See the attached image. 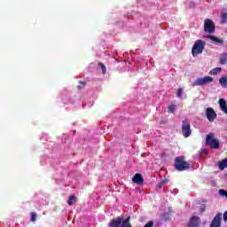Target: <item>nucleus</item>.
Instances as JSON below:
<instances>
[{"label": "nucleus", "mask_w": 227, "mask_h": 227, "mask_svg": "<svg viewBox=\"0 0 227 227\" xmlns=\"http://www.w3.org/2000/svg\"><path fill=\"white\" fill-rule=\"evenodd\" d=\"M123 221V218L121 217H117L113 219L110 223H109V227H120L121 225V222Z\"/></svg>", "instance_id": "9b49d317"}, {"label": "nucleus", "mask_w": 227, "mask_h": 227, "mask_svg": "<svg viewBox=\"0 0 227 227\" xmlns=\"http://www.w3.org/2000/svg\"><path fill=\"white\" fill-rule=\"evenodd\" d=\"M206 145L210 146V148L217 150L219 148V140L214 137V133H209L206 137Z\"/></svg>", "instance_id": "7ed1b4c3"}, {"label": "nucleus", "mask_w": 227, "mask_h": 227, "mask_svg": "<svg viewBox=\"0 0 227 227\" xmlns=\"http://www.w3.org/2000/svg\"><path fill=\"white\" fill-rule=\"evenodd\" d=\"M200 224H201V218L193 215L190 218L187 227H200Z\"/></svg>", "instance_id": "0eeeda50"}, {"label": "nucleus", "mask_w": 227, "mask_h": 227, "mask_svg": "<svg viewBox=\"0 0 227 227\" xmlns=\"http://www.w3.org/2000/svg\"><path fill=\"white\" fill-rule=\"evenodd\" d=\"M220 19H221V24H226L227 23V12H221L220 14Z\"/></svg>", "instance_id": "2eb2a0df"}, {"label": "nucleus", "mask_w": 227, "mask_h": 227, "mask_svg": "<svg viewBox=\"0 0 227 227\" xmlns=\"http://www.w3.org/2000/svg\"><path fill=\"white\" fill-rule=\"evenodd\" d=\"M164 184L161 183V182H160L158 184H157V187H159V189H162V186H163Z\"/></svg>", "instance_id": "cd10ccee"}, {"label": "nucleus", "mask_w": 227, "mask_h": 227, "mask_svg": "<svg viewBox=\"0 0 227 227\" xmlns=\"http://www.w3.org/2000/svg\"><path fill=\"white\" fill-rule=\"evenodd\" d=\"M30 215H31L30 221H31L32 223H35V221H36V217H37L36 213L31 212V213H30Z\"/></svg>", "instance_id": "4be33fe9"}, {"label": "nucleus", "mask_w": 227, "mask_h": 227, "mask_svg": "<svg viewBox=\"0 0 227 227\" xmlns=\"http://www.w3.org/2000/svg\"><path fill=\"white\" fill-rule=\"evenodd\" d=\"M133 184H137V185H141L145 182V178H143V176L139 173L135 174V176L132 178Z\"/></svg>", "instance_id": "9d476101"}, {"label": "nucleus", "mask_w": 227, "mask_h": 227, "mask_svg": "<svg viewBox=\"0 0 227 227\" xmlns=\"http://www.w3.org/2000/svg\"><path fill=\"white\" fill-rule=\"evenodd\" d=\"M223 221V214L218 213L212 220L209 227H221V223Z\"/></svg>", "instance_id": "6e6552de"}, {"label": "nucleus", "mask_w": 227, "mask_h": 227, "mask_svg": "<svg viewBox=\"0 0 227 227\" xmlns=\"http://www.w3.org/2000/svg\"><path fill=\"white\" fill-rule=\"evenodd\" d=\"M205 45H207V43L201 39L195 41L192 49V54L193 58H196V56L203 52V51L205 50Z\"/></svg>", "instance_id": "f03ea898"}, {"label": "nucleus", "mask_w": 227, "mask_h": 227, "mask_svg": "<svg viewBox=\"0 0 227 227\" xmlns=\"http://www.w3.org/2000/svg\"><path fill=\"white\" fill-rule=\"evenodd\" d=\"M84 86H86V82H82L81 83V85H78V86H77V88H78V90H82V88H84Z\"/></svg>", "instance_id": "393cba45"}, {"label": "nucleus", "mask_w": 227, "mask_h": 227, "mask_svg": "<svg viewBox=\"0 0 227 227\" xmlns=\"http://www.w3.org/2000/svg\"><path fill=\"white\" fill-rule=\"evenodd\" d=\"M204 31L209 35L215 33V24L212 20L207 19L204 20Z\"/></svg>", "instance_id": "20e7f679"}, {"label": "nucleus", "mask_w": 227, "mask_h": 227, "mask_svg": "<svg viewBox=\"0 0 227 227\" xmlns=\"http://www.w3.org/2000/svg\"><path fill=\"white\" fill-rule=\"evenodd\" d=\"M168 182H169V180L168 179H164L162 181H160V183L164 185V184H168Z\"/></svg>", "instance_id": "c85d7f7f"}, {"label": "nucleus", "mask_w": 227, "mask_h": 227, "mask_svg": "<svg viewBox=\"0 0 227 227\" xmlns=\"http://www.w3.org/2000/svg\"><path fill=\"white\" fill-rule=\"evenodd\" d=\"M98 66L101 67L102 74H106V72H107V68L106 67V65L102 62H98Z\"/></svg>", "instance_id": "412c9836"}, {"label": "nucleus", "mask_w": 227, "mask_h": 227, "mask_svg": "<svg viewBox=\"0 0 227 227\" xmlns=\"http://www.w3.org/2000/svg\"><path fill=\"white\" fill-rule=\"evenodd\" d=\"M182 95H184V89L179 88L176 92V97L180 98Z\"/></svg>", "instance_id": "5701e85b"}, {"label": "nucleus", "mask_w": 227, "mask_h": 227, "mask_svg": "<svg viewBox=\"0 0 227 227\" xmlns=\"http://www.w3.org/2000/svg\"><path fill=\"white\" fill-rule=\"evenodd\" d=\"M223 68L221 67H215L211 71V74H213V75H217V74H221Z\"/></svg>", "instance_id": "aec40b11"}, {"label": "nucleus", "mask_w": 227, "mask_h": 227, "mask_svg": "<svg viewBox=\"0 0 227 227\" xmlns=\"http://www.w3.org/2000/svg\"><path fill=\"white\" fill-rule=\"evenodd\" d=\"M174 167L177 171H188V169H191V164L185 160L184 156L175 159Z\"/></svg>", "instance_id": "f257e3e1"}, {"label": "nucleus", "mask_w": 227, "mask_h": 227, "mask_svg": "<svg viewBox=\"0 0 227 227\" xmlns=\"http://www.w3.org/2000/svg\"><path fill=\"white\" fill-rule=\"evenodd\" d=\"M206 116L208 120V121L212 122L217 118V114H215V111H214V108L208 107L206 110Z\"/></svg>", "instance_id": "1a4fd4ad"}, {"label": "nucleus", "mask_w": 227, "mask_h": 227, "mask_svg": "<svg viewBox=\"0 0 227 227\" xmlns=\"http://www.w3.org/2000/svg\"><path fill=\"white\" fill-rule=\"evenodd\" d=\"M218 166H219V169L221 170L225 169V168H227V158L220 161Z\"/></svg>", "instance_id": "a211bd4d"}, {"label": "nucleus", "mask_w": 227, "mask_h": 227, "mask_svg": "<svg viewBox=\"0 0 227 227\" xmlns=\"http://www.w3.org/2000/svg\"><path fill=\"white\" fill-rule=\"evenodd\" d=\"M120 227H132V224H130V216L122 220Z\"/></svg>", "instance_id": "4468645a"}, {"label": "nucleus", "mask_w": 227, "mask_h": 227, "mask_svg": "<svg viewBox=\"0 0 227 227\" xmlns=\"http://www.w3.org/2000/svg\"><path fill=\"white\" fill-rule=\"evenodd\" d=\"M168 111L170 113H175V111H176V107L175 106V105L168 106Z\"/></svg>", "instance_id": "b1692460"}, {"label": "nucleus", "mask_w": 227, "mask_h": 227, "mask_svg": "<svg viewBox=\"0 0 227 227\" xmlns=\"http://www.w3.org/2000/svg\"><path fill=\"white\" fill-rule=\"evenodd\" d=\"M219 83L223 88H227V76L221 77L219 79Z\"/></svg>", "instance_id": "f3484780"}, {"label": "nucleus", "mask_w": 227, "mask_h": 227, "mask_svg": "<svg viewBox=\"0 0 227 227\" xmlns=\"http://www.w3.org/2000/svg\"><path fill=\"white\" fill-rule=\"evenodd\" d=\"M219 63H220V65H226V63H227V52H223L220 55Z\"/></svg>", "instance_id": "ddd939ff"}, {"label": "nucleus", "mask_w": 227, "mask_h": 227, "mask_svg": "<svg viewBox=\"0 0 227 227\" xmlns=\"http://www.w3.org/2000/svg\"><path fill=\"white\" fill-rule=\"evenodd\" d=\"M207 38H209V40H212V42H216L217 43H224V41L214 35H207Z\"/></svg>", "instance_id": "dca6fc26"}, {"label": "nucleus", "mask_w": 227, "mask_h": 227, "mask_svg": "<svg viewBox=\"0 0 227 227\" xmlns=\"http://www.w3.org/2000/svg\"><path fill=\"white\" fill-rule=\"evenodd\" d=\"M219 106H220L221 111H223V113H225V114H227V104L224 98L219 99Z\"/></svg>", "instance_id": "f8f14e48"}, {"label": "nucleus", "mask_w": 227, "mask_h": 227, "mask_svg": "<svg viewBox=\"0 0 227 227\" xmlns=\"http://www.w3.org/2000/svg\"><path fill=\"white\" fill-rule=\"evenodd\" d=\"M182 134L184 137H189L192 134V130L191 129V122H189L188 119H184L183 121Z\"/></svg>", "instance_id": "39448f33"}, {"label": "nucleus", "mask_w": 227, "mask_h": 227, "mask_svg": "<svg viewBox=\"0 0 227 227\" xmlns=\"http://www.w3.org/2000/svg\"><path fill=\"white\" fill-rule=\"evenodd\" d=\"M207 209V206L202 205L200 208V212H205V210Z\"/></svg>", "instance_id": "a878e982"}, {"label": "nucleus", "mask_w": 227, "mask_h": 227, "mask_svg": "<svg viewBox=\"0 0 227 227\" xmlns=\"http://www.w3.org/2000/svg\"><path fill=\"white\" fill-rule=\"evenodd\" d=\"M223 221L227 223V211L223 214Z\"/></svg>", "instance_id": "bb28decb"}, {"label": "nucleus", "mask_w": 227, "mask_h": 227, "mask_svg": "<svg viewBox=\"0 0 227 227\" xmlns=\"http://www.w3.org/2000/svg\"><path fill=\"white\" fill-rule=\"evenodd\" d=\"M210 82H214V78H212V76H205L202 78H197L193 86H205V84H210Z\"/></svg>", "instance_id": "423d86ee"}, {"label": "nucleus", "mask_w": 227, "mask_h": 227, "mask_svg": "<svg viewBox=\"0 0 227 227\" xmlns=\"http://www.w3.org/2000/svg\"><path fill=\"white\" fill-rule=\"evenodd\" d=\"M77 201V198L75 197V195H71L69 197V200L67 201V205H69L70 207H72V205H74V202Z\"/></svg>", "instance_id": "6ab92c4d"}]
</instances>
